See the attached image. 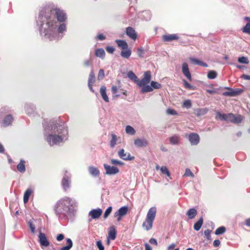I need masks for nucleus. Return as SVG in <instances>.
Segmentation results:
<instances>
[{"label":"nucleus","instance_id":"12","mask_svg":"<svg viewBox=\"0 0 250 250\" xmlns=\"http://www.w3.org/2000/svg\"><path fill=\"white\" fill-rule=\"evenodd\" d=\"M188 140L192 145H197L200 141L198 134L195 133H191L188 135Z\"/></svg>","mask_w":250,"mask_h":250},{"label":"nucleus","instance_id":"64","mask_svg":"<svg viewBox=\"0 0 250 250\" xmlns=\"http://www.w3.org/2000/svg\"><path fill=\"white\" fill-rule=\"evenodd\" d=\"M145 246L146 250H152V249L149 244L146 243V244H145Z\"/></svg>","mask_w":250,"mask_h":250},{"label":"nucleus","instance_id":"8","mask_svg":"<svg viewBox=\"0 0 250 250\" xmlns=\"http://www.w3.org/2000/svg\"><path fill=\"white\" fill-rule=\"evenodd\" d=\"M104 167L105 170V174L107 175H112L119 172V168L116 167L110 166L106 164H104Z\"/></svg>","mask_w":250,"mask_h":250},{"label":"nucleus","instance_id":"9","mask_svg":"<svg viewBox=\"0 0 250 250\" xmlns=\"http://www.w3.org/2000/svg\"><path fill=\"white\" fill-rule=\"evenodd\" d=\"M225 89L228 90V91L223 93V95L225 96H235L239 95L242 92L241 89L238 88L232 89L229 87H226Z\"/></svg>","mask_w":250,"mask_h":250},{"label":"nucleus","instance_id":"54","mask_svg":"<svg viewBox=\"0 0 250 250\" xmlns=\"http://www.w3.org/2000/svg\"><path fill=\"white\" fill-rule=\"evenodd\" d=\"M97 246L98 247L99 250H104V248L102 244V243L101 241H98L96 242Z\"/></svg>","mask_w":250,"mask_h":250},{"label":"nucleus","instance_id":"37","mask_svg":"<svg viewBox=\"0 0 250 250\" xmlns=\"http://www.w3.org/2000/svg\"><path fill=\"white\" fill-rule=\"evenodd\" d=\"M125 132L127 134L129 135H134L135 134V130L134 128L130 125H127L125 127Z\"/></svg>","mask_w":250,"mask_h":250},{"label":"nucleus","instance_id":"50","mask_svg":"<svg viewBox=\"0 0 250 250\" xmlns=\"http://www.w3.org/2000/svg\"><path fill=\"white\" fill-rule=\"evenodd\" d=\"M184 84L187 89H194V87L192 85H191L189 83H188L187 81L184 80Z\"/></svg>","mask_w":250,"mask_h":250},{"label":"nucleus","instance_id":"35","mask_svg":"<svg viewBox=\"0 0 250 250\" xmlns=\"http://www.w3.org/2000/svg\"><path fill=\"white\" fill-rule=\"evenodd\" d=\"M127 76L129 79L136 83L138 80V77L132 71H129L127 73Z\"/></svg>","mask_w":250,"mask_h":250},{"label":"nucleus","instance_id":"53","mask_svg":"<svg viewBox=\"0 0 250 250\" xmlns=\"http://www.w3.org/2000/svg\"><path fill=\"white\" fill-rule=\"evenodd\" d=\"M104 77V72L103 69H100L99 71L98 79H102Z\"/></svg>","mask_w":250,"mask_h":250},{"label":"nucleus","instance_id":"25","mask_svg":"<svg viewBox=\"0 0 250 250\" xmlns=\"http://www.w3.org/2000/svg\"><path fill=\"white\" fill-rule=\"evenodd\" d=\"M35 109L34 105L31 104H26L25 105V111L29 115L33 113L35 111Z\"/></svg>","mask_w":250,"mask_h":250},{"label":"nucleus","instance_id":"31","mask_svg":"<svg viewBox=\"0 0 250 250\" xmlns=\"http://www.w3.org/2000/svg\"><path fill=\"white\" fill-rule=\"evenodd\" d=\"M197 214V210L194 208H190L187 212V215L190 219H193Z\"/></svg>","mask_w":250,"mask_h":250},{"label":"nucleus","instance_id":"3","mask_svg":"<svg viewBox=\"0 0 250 250\" xmlns=\"http://www.w3.org/2000/svg\"><path fill=\"white\" fill-rule=\"evenodd\" d=\"M77 210V203L75 201L68 197L63 198V220L65 219H72L74 216Z\"/></svg>","mask_w":250,"mask_h":250},{"label":"nucleus","instance_id":"30","mask_svg":"<svg viewBox=\"0 0 250 250\" xmlns=\"http://www.w3.org/2000/svg\"><path fill=\"white\" fill-rule=\"evenodd\" d=\"M25 161L23 160L20 161V163L17 165V169L19 171L23 173L25 171Z\"/></svg>","mask_w":250,"mask_h":250},{"label":"nucleus","instance_id":"36","mask_svg":"<svg viewBox=\"0 0 250 250\" xmlns=\"http://www.w3.org/2000/svg\"><path fill=\"white\" fill-rule=\"evenodd\" d=\"M111 139L110 141V146L111 148H113L117 144V137L114 134H111Z\"/></svg>","mask_w":250,"mask_h":250},{"label":"nucleus","instance_id":"11","mask_svg":"<svg viewBox=\"0 0 250 250\" xmlns=\"http://www.w3.org/2000/svg\"><path fill=\"white\" fill-rule=\"evenodd\" d=\"M119 157L125 161H131L134 159V157L131 156L129 153L125 152V150L121 149L118 152Z\"/></svg>","mask_w":250,"mask_h":250},{"label":"nucleus","instance_id":"19","mask_svg":"<svg viewBox=\"0 0 250 250\" xmlns=\"http://www.w3.org/2000/svg\"><path fill=\"white\" fill-rule=\"evenodd\" d=\"M179 38L177 34H168L163 36V40L165 42H170L178 40Z\"/></svg>","mask_w":250,"mask_h":250},{"label":"nucleus","instance_id":"32","mask_svg":"<svg viewBox=\"0 0 250 250\" xmlns=\"http://www.w3.org/2000/svg\"><path fill=\"white\" fill-rule=\"evenodd\" d=\"M13 120V117L11 115H7L3 121V124L5 126L10 125Z\"/></svg>","mask_w":250,"mask_h":250},{"label":"nucleus","instance_id":"1","mask_svg":"<svg viewBox=\"0 0 250 250\" xmlns=\"http://www.w3.org/2000/svg\"><path fill=\"white\" fill-rule=\"evenodd\" d=\"M37 24L40 34L49 41H58L62 35V11L57 7L45 8L40 12Z\"/></svg>","mask_w":250,"mask_h":250},{"label":"nucleus","instance_id":"20","mask_svg":"<svg viewBox=\"0 0 250 250\" xmlns=\"http://www.w3.org/2000/svg\"><path fill=\"white\" fill-rule=\"evenodd\" d=\"M116 230L114 226L110 227L108 231V238L110 240H114L116 238Z\"/></svg>","mask_w":250,"mask_h":250},{"label":"nucleus","instance_id":"55","mask_svg":"<svg viewBox=\"0 0 250 250\" xmlns=\"http://www.w3.org/2000/svg\"><path fill=\"white\" fill-rule=\"evenodd\" d=\"M189 60L192 63H193L194 64H197V65H199V63L201 61L198 59H195V58H193L192 57L190 58Z\"/></svg>","mask_w":250,"mask_h":250},{"label":"nucleus","instance_id":"23","mask_svg":"<svg viewBox=\"0 0 250 250\" xmlns=\"http://www.w3.org/2000/svg\"><path fill=\"white\" fill-rule=\"evenodd\" d=\"M115 42L117 44L118 47L121 48L122 50H125V49H127L128 47L127 42L124 40H117L115 41Z\"/></svg>","mask_w":250,"mask_h":250},{"label":"nucleus","instance_id":"27","mask_svg":"<svg viewBox=\"0 0 250 250\" xmlns=\"http://www.w3.org/2000/svg\"><path fill=\"white\" fill-rule=\"evenodd\" d=\"M169 142L173 145H178L180 142V137L178 135H174L169 138Z\"/></svg>","mask_w":250,"mask_h":250},{"label":"nucleus","instance_id":"41","mask_svg":"<svg viewBox=\"0 0 250 250\" xmlns=\"http://www.w3.org/2000/svg\"><path fill=\"white\" fill-rule=\"evenodd\" d=\"M246 19L248 20L249 22H248L245 26L243 28V32H250V18L246 17Z\"/></svg>","mask_w":250,"mask_h":250},{"label":"nucleus","instance_id":"38","mask_svg":"<svg viewBox=\"0 0 250 250\" xmlns=\"http://www.w3.org/2000/svg\"><path fill=\"white\" fill-rule=\"evenodd\" d=\"M208 111L207 108H200L196 110V114L197 116H200L206 114Z\"/></svg>","mask_w":250,"mask_h":250},{"label":"nucleus","instance_id":"62","mask_svg":"<svg viewBox=\"0 0 250 250\" xmlns=\"http://www.w3.org/2000/svg\"><path fill=\"white\" fill-rule=\"evenodd\" d=\"M29 225L31 230V232L34 233L35 232V227L32 225V224L31 222L29 223Z\"/></svg>","mask_w":250,"mask_h":250},{"label":"nucleus","instance_id":"6","mask_svg":"<svg viewBox=\"0 0 250 250\" xmlns=\"http://www.w3.org/2000/svg\"><path fill=\"white\" fill-rule=\"evenodd\" d=\"M217 116L222 121L230 122L234 124L240 123L242 121V117L241 115H235L232 113L222 114L218 112H217Z\"/></svg>","mask_w":250,"mask_h":250},{"label":"nucleus","instance_id":"22","mask_svg":"<svg viewBox=\"0 0 250 250\" xmlns=\"http://www.w3.org/2000/svg\"><path fill=\"white\" fill-rule=\"evenodd\" d=\"M106 88L105 86H101L100 90V94L101 95V96L103 98V99L105 102H109V99L108 97L106 94Z\"/></svg>","mask_w":250,"mask_h":250},{"label":"nucleus","instance_id":"5","mask_svg":"<svg viewBox=\"0 0 250 250\" xmlns=\"http://www.w3.org/2000/svg\"><path fill=\"white\" fill-rule=\"evenodd\" d=\"M157 209L155 207H151L148 210L145 221L143 223L142 226L146 230L151 229L152 228L153 223L156 214Z\"/></svg>","mask_w":250,"mask_h":250},{"label":"nucleus","instance_id":"63","mask_svg":"<svg viewBox=\"0 0 250 250\" xmlns=\"http://www.w3.org/2000/svg\"><path fill=\"white\" fill-rule=\"evenodd\" d=\"M241 78L244 80H250V76L244 74L241 76Z\"/></svg>","mask_w":250,"mask_h":250},{"label":"nucleus","instance_id":"28","mask_svg":"<svg viewBox=\"0 0 250 250\" xmlns=\"http://www.w3.org/2000/svg\"><path fill=\"white\" fill-rule=\"evenodd\" d=\"M131 54V51L130 49H125L121 52V56L125 59H128Z\"/></svg>","mask_w":250,"mask_h":250},{"label":"nucleus","instance_id":"15","mask_svg":"<svg viewBox=\"0 0 250 250\" xmlns=\"http://www.w3.org/2000/svg\"><path fill=\"white\" fill-rule=\"evenodd\" d=\"M55 213L59 217H61L62 211V201L59 200L55 205L54 208Z\"/></svg>","mask_w":250,"mask_h":250},{"label":"nucleus","instance_id":"59","mask_svg":"<svg viewBox=\"0 0 250 250\" xmlns=\"http://www.w3.org/2000/svg\"><path fill=\"white\" fill-rule=\"evenodd\" d=\"M149 242L152 245H157V240L155 238H152L150 239Z\"/></svg>","mask_w":250,"mask_h":250},{"label":"nucleus","instance_id":"17","mask_svg":"<svg viewBox=\"0 0 250 250\" xmlns=\"http://www.w3.org/2000/svg\"><path fill=\"white\" fill-rule=\"evenodd\" d=\"M134 145L139 147L146 146L148 145L147 140L144 138H138L134 140Z\"/></svg>","mask_w":250,"mask_h":250},{"label":"nucleus","instance_id":"21","mask_svg":"<svg viewBox=\"0 0 250 250\" xmlns=\"http://www.w3.org/2000/svg\"><path fill=\"white\" fill-rule=\"evenodd\" d=\"M88 171L90 175L95 177H98L100 175L99 170L97 168L93 166L89 167Z\"/></svg>","mask_w":250,"mask_h":250},{"label":"nucleus","instance_id":"61","mask_svg":"<svg viewBox=\"0 0 250 250\" xmlns=\"http://www.w3.org/2000/svg\"><path fill=\"white\" fill-rule=\"evenodd\" d=\"M118 90V88L117 86L116 85H113L111 88V91L113 94H116Z\"/></svg>","mask_w":250,"mask_h":250},{"label":"nucleus","instance_id":"29","mask_svg":"<svg viewBox=\"0 0 250 250\" xmlns=\"http://www.w3.org/2000/svg\"><path fill=\"white\" fill-rule=\"evenodd\" d=\"M105 51L103 48H98L95 50V55L97 57H99L103 59L105 56Z\"/></svg>","mask_w":250,"mask_h":250},{"label":"nucleus","instance_id":"18","mask_svg":"<svg viewBox=\"0 0 250 250\" xmlns=\"http://www.w3.org/2000/svg\"><path fill=\"white\" fill-rule=\"evenodd\" d=\"M128 208L126 206H124L120 208L116 212L114 213V217L117 216H124L127 213Z\"/></svg>","mask_w":250,"mask_h":250},{"label":"nucleus","instance_id":"60","mask_svg":"<svg viewBox=\"0 0 250 250\" xmlns=\"http://www.w3.org/2000/svg\"><path fill=\"white\" fill-rule=\"evenodd\" d=\"M213 244L214 247H217L220 245V241L218 239L215 240L213 242Z\"/></svg>","mask_w":250,"mask_h":250},{"label":"nucleus","instance_id":"42","mask_svg":"<svg viewBox=\"0 0 250 250\" xmlns=\"http://www.w3.org/2000/svg\"><path fill=\"white\" fill-rule=\"evenodd\" d=\"M217 76V73L213 70H210L208 73V78L209 79H214L216 78Z\"/></svg>","mask_w":250,"mask_h":250},{"label":"nucleus","instance_id":"40","mask_svg":"<svg viewBox=\"0 0 250 250\" xmlns=\"http://www.w3.org/2000/svg\"><path fill=\"white\" fill-rule=\"evenodd\" d=\"M226 230V228L224 226H221L216 229L215 234L216 235L222 234L225 232Z\"/></svg>","mask_w":250,"mask_h":250},{"label":"nucleus","instance_id":"24","mask_svg":"<svg viewBox=\"0 0 250 250\" xmlns=\"http://www.w3.org/2000/svg\"><path fill=\"white\" fill-rule=\"evenodd\" d=\"M73 246V242L71 239L66 238L63 242V250H69Z\"/></svg>","mask_w":250,"mask_h":250},{"label":"nucleus","instance_id":"16","mask_svg":"<svg viewBox=\"0 0 250 250\" xmlns=\"http://www.w3.org/2000/svg\"><path fill=\"white\" fill-rule=\"evenodd\" d=\"M126 35L132 40H135L137 38V34L135 30L131 27L126 28Z\"/></svg>","mask_w":250,"mask_h":250},{"label":"nucleus","instance_id":"45","mask_svg":"<svg viewBox=\"0 0 250 250\" xmlns=\"http://www.w3.org/2000/svg\"><path fill=\"white\" fill-rule=\"evenodd\" d=\"M238 61L239 62L244 64H248L249 61L247 57H241L238 58Z\"/></svg>","mask_w":250,"mask_h":250},{"label":"nucleus","instance_id":"47","mask_svg":"<svg viewBox=\"0 0 250 250\" xmlns=\"http://www.w3.org/2000/svg\"><path fill=\"white\" fill-rule=\"evenodd\" d=\"M184 176H187V177H194V174L191 172L190 169L187 168L185 171V173L184 174Z\"/></svg>","mask_w":250,"mask_h":250},{"label":"nucleus","instance_id":"14","mask_svg":"<svg viewBox=\"0 0 250 250\" xmlns=\"http://www.w3.org/2000/svg\"><path fill=\"white\" fill-rule=\"evenodd\" d=\"M182 72L184 75L188 79L189 81L191 80V76L189 72L188 64L186 62H184L182 64Z\"/></svg>","mask_w":250,"mask_h":250},{"label":"nucleus","instance_id":"33","mask_svg":"<svg viewBox=\"0 0 250 250\" xmlns=\"http://www.w3.org/2000/svg\"><path fill=\"white\" fill-rule=\"evenodd\" d=\"M203 223V218L201 217L199 220L196 222L194 225V229L198 231L200 230Z\"/></svg>","mask_w":250,"mask_h":250},{"label":"nucleus","instance_id":"13","mask_svg":"<svg viewBox=\"0 0 250 250\" xmlns=\"http://www.w3.org/2000/svg\"><path fill=\"white\" fill-rule=\"evenodd\" d=\"M39 239L40 244L42 246L47 247L49 245V242L47 239L45 235L42 232H40L39 235Z\"/></svg>","mask_w":250,"mask_h":250},{"label":"nucleus","instance_id":"43","mask_svg":"<svg viewBox=\"0 0 250 250\" xmlns=\"http://www.w3.org/2000/svg\"><path fill=\"white\" fill-rule=\"evenodd\" d=\"M160 170L163 174L166 175L168 177L170 176V172H169V170H168L166 166H162L160 168Z\"/></svg>","mask_w":250,"mask_h":250},{"label":"nucleus","instance_id":"7","mask_svg":"<svg viewBox=\"0 0 250 250\" xmlns=\"http://www.w3.org/2000/svg\"><path fill=\"white\" fill-rule=\"evenodd\" d=\"M71 174L65 171L63 173V190L67 191L71 188Z\"/></svg>","mask_w":250,"mask_h":250},{"label":"nucleus","instance_id":"10","mask_svg":"<svg viewBox=\"0 0 250 250\" xmlns=\"http://www.w3.org/2000/svg\"><path fill=\"white\" fill-rule=\"evenodd\" d=\"M102 212V209L100 208L92 209L88 213V215L91 217L89 219V222H90L92 219L99 218L101 216Z\"/></svg>","mask_w":250,"mask_h":250},{"label":"nucleus","instance_id":"34","mask_svg":"<svg viewBox=\"0 0 250 250\" xmlns=\"http://www.w3.org/2000/svg\"><path fill=\"white\" fill-rule=\"evenodd\" d=\"M95 82V75L93 71V69H92L90 73L88 80V84L93 85Z\"/></svg>","mask_w":250,"mask_h":250},{"label":"nucleus","instance_id":"58","mask_svg":"<svg viewBox=\"0 0 250 250\" xmlns=\"http://www.w3.org/2000/svg\"><path fill=\"white\" fill-rule=\"evenodd\" d=\"M63 140H67V137H65V134L67 135L68 134V129L67 127H65L64 125H63Z\"/></svg>","mask_w":250,"mask_h":250},{"label":"nucleus","instance_id":"46","mask_svg":"<svg viewBox=\"0 0 250 250\" xmlns=\"http://www.w3.org/2000/svg\"><path fill=\"white\" fill-rule=\"evenodd\" d=\"M191 102L189 100H185L183 104V106L187 108H189L191 107Z\"/></svg>","mask_w":250,"mask_h":250},{"label":"nucleus","instance_id":"2","mask_svg":"<svg viewBox=\"0 0 250 250\" xmlns=\"http://www.w3.org/2000/svg\"><path fill=\"white\" fill-rule=\"evenodd\" d=\"M44 136L50 146L57 145L62 140V125L61 121L57 119L44 121L43 123Z\"/></svg>","mask_w":250,"mask_h":250},{"label":"nucleus","instance_id":"52","mask_svg":"<svg viewBox=\"0 0 250 250\" xmlns=\"http://www.w3.org/2000/svg\"><path fill=\"white\" fill-rule=\"evenodd\" d=\"M210 233H211V230H210L209 229L205 230L204 231L205 235L206 237L207 238V239H208V240L211 239Z\"/></svg>","mask_w":250,"mask_h":250},{"label":"nucleus","instance_id":"49","mask_svg":"<svg viewBox=\"0 0 250 250\" xmlns=\"http://www.w3.org/2000/svg\"><path fill=\"white\" fill-rule=\"evenodd\" d=\"M143 16L146 21L149 20L151 18V14L149 11L143 12Z\"/></svg>","mask_w":250,"mask_h":250},{"label":"nucleus","instance_id":"56","mask_svg":"<svg viewBox=\"0 0 250 250\" xmlns=\"http://www.w3.org/2000/svg\"><path fill=\"white\" fill-rule=\"evenodd\" d=\"M106 51L109 53H113L115 51V48L112 46H107L106 47Z\"/></svg>","mask_w":250,"mask_h":250},{"label":"nucleus","instance_id":"44","mask_svg":"<svg viewBox=\"0 0 250 250\" xmlns=\"http://www.w3.org/2000/svg\"><path fill=\"white\" fill-rule=\"evenodd\" d=\"M112 207H109L105 211L104 214V219H106L108 217V216L109 215V214L111 213L112 211Z\"/></svg>","mask_w":250,"mask_h":250},{"label":"nucleus","instance_id":"57","mask_svg":"<svg viewBox=\"0 0 250 250\" xmlns=\"http://www.w3.org/2000/svg\"><path fill=\"white\" fill-rule=\"evenodd\" d=\"M105 39V36L102 34H98L96 37V39L97 40L103 41V40H104Z\"/></svg>","mask_w":250,"mask_h":250},{"label":"nucleus","instance_id":"51","mask_svg":"<svg viewBox=\"0 0 250 250\" xmlns=\"http://www.w3.org/2000/svg\"><path fill=\"white\" fill-rule=\"evenodd\" d=\"M167 113L168 115H177V111L173 109H171V108H168L167 110Z\"/></svg>","mask_w":250,"mask_h":250},{"label":"nucleus","instance_id":"26","mask_svg":"<svg viewBox=\"0 0 250 250\" xmlns=\"http://www.w3.org/2000/svg\"><path fill=\"white\" fill-rule=\"evenodd\" d=\"M33 192V191L31 188H27L25 191L23 195V202L24 203H26L28 201L29 197Z\"/></svg>","mask_w":250,"mask_h":250},{"label":"nucleus","instance_id":"48","mask_svg":"<svg viewBox=\"0 0 250 250\" xmlns=\"http://www.w3.org/2000/svg\"><path fill=\"white\" fill-rule=\"evenodd\" d=\"M110 162H111V163L114 165L122 166L124 164L123 162H122V161H119L118 160H116V159H111Z\"/></svg>","mask_w":250,"mask_h":250},{"label":"nucleus","instance_id":"39","mask_svg":"<svg viewBox=\"0 0 250 250\" xmlns=\"http://www.w3.org/2000/svg\"><path fill=\"white\" fill-rule=\"evenodd\" d=\"M152 89H160L162 87V85L155 81H152L150 83V85H149Z\"/></svg>","mask_w":250,"mask_h":250},{"label":"nucleus","instance_id":"4","mask_svg":"<svg viewBox=\"0 0 250 250\" xmlns=\"http://www.w3.org/2000/svg\"><path fill=\"white\" fill-rule=\"evenodd\" d=\"M151 76L150 72L146 71L144 74V78L141 80L138 79L136 84L138 86L141 88V92L142 93L149 92L153 91V89L148 85L150 82Z\"/></svg>","mask_w":250,"mask_h":250}]
</instances>
